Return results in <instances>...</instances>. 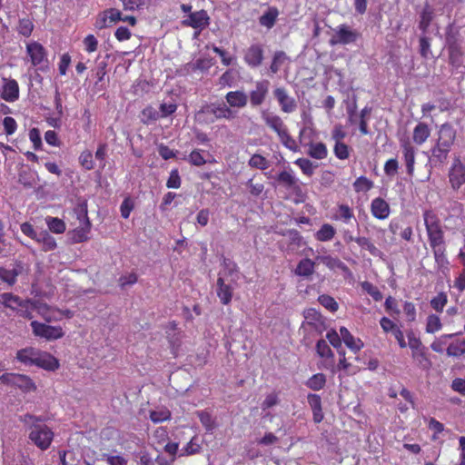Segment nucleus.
<instances>
[{
  "label": "nucleus",
  "mask_w": 465,
  "mask_h": 465,
  "mask_svg": "<svg viewBox=\"0 0 465 465\" xmlns=\"http://www.w3.org/2000/svg\"><path fill=\"white\" fill-rule=\"evenodd\" d=\"M423 220L435 261L438 264L443 265L447 261L445 256L446 244L440 221L432 211H425Z\"/></svg>",
  "instance_id": "f257e3e1"
},
{
  "label": "nucleus",
  "mask_w": 465,
  "mask_h": 465,
  "mask_svg": "<svg viewBox=\"0 0 465 465\" xmlns=\"http://www.w3.org/2000/svg\"><path fill=\"white\" fill-rule=\"evenodd\" d=\"M457 137L456 129L450 124H442L438 131V138L431 148L430 161L435 166L442 165L448 160L449 153Z\"/></svg>",
  "instance_id": "f03ea898"
},
{
  "label": "nucleus",
  "mask_w": 465,
  "mask_h": 465,
  "mask_svg": "<svg viewBox=\"0 0 465 465\" xmlns=\"http://www.w3.org/2000/svg\"><path fill=\"white\" fill-rule=\"evenodd\" d=\"M29 439L40 450H47L54 439V432L46 425L34 423L30 427Z\"/></svg>",
  "instance_id": "7ed1b4c3"
},
{
  "label": "nucleus",
  "mask_w": 465,
  "mask_h": 465,
  "mask_svg": "<svg viewBox=\"0 0 465 465\" xmlns=\"http://www.w3.org/2000/svg\"><path fill=\"white\" fill-rule=\"evenodd\" d=\"M198 115L204 114L207 116V120L213 123L217 119H232L234 118V113L224 104H207L199 110Z\"/></svg>",
  "instance_id": "20e7f679"
},
{
  "label": "nucleus",
  "mask_w": 465,
  "mask_h": 465,
  "mask_svg": "<svg viewBox=\"0 0 465 465\" xmlns=\"http://www.w3.org/2000/svg\"><path fill=\"white\" fill-rule=\"evenodd\" d=\"M33 333L35 336L45 339L46 341H54L62 338L64 332L60 326H52L37 321L31 322Z\"/></svg>",
  "instance_id": "39448f33"
},
{
  "label": "nucleus",
  "mask_w": 465,
  "mask_h": 465,
  "mask_svg": "<svg viewBox=\"0 0 465 465\" xmlns=\"http://www.w3.org/2000/svg\"><path fill=\"white\" fill-rule=\"evenodd\" d=\"M79 226L72 232V240L74 242H83L88 240V233L91 228V223L87 216L86 207H81L77 214Z\"/></svg>",
  "instance_id": "423d86ee"
},
{
  "label": "nucleus",
  "mask_w": 465,
  "mask_h": 465,
  "mask_svg": "<svg viewBox=\"0 0 465 465\" xmlns=\"http://www.w3.org/2000/svg\"><path fill=\"white\" fill-rule=\"evenodd\" d=\"M308 131V128L304 127L300 131L299 134V140L301 144L304 146H309V150L307 153L318 160L324 159L327 156L328 151L327 147L323 143H312L311 139H309V142L305 143V135Z\"/></svg>",
  "instance_id": "0eeeda50"
},
{
  "label": "nucleus",
  "mask_w": 465,
  "mask_h": 465,
  "mask_svg": "<svg viewBox=\"0 0 465 465\" xmlns=\"http://www.w3.org/2000/svg\"><path fill=\"white\" fill-rule=\"evenodd\" d=\"M273 95L278 101L281 109L283 113H292L297 108V103L294 98L291 97L286 89L283 87H277L273 91Z\"/></svg>",
  "instance_id": "6e6552de"
},
{
  "label": "nucleus",
  "mask_w": 465,
  "mask_h": 465,
  "mask_svg": "<svg viewBox=\"0 0 465 465\" xmlns=\"http://www.w3.org/2000/svg\"><path fill=\"white\" fill-rule=\"evenodd\" d=\"M450 183L454 190L465 183V165L456 159L449 173Z\"/></svg>",
  "instance_id": "1a4fd4ad"
},
{
  "label": "nucleus",
  "mask_w": 465,
  "mask_h": 465,
  "mask_svg": "<svg viewBox=\"0 0 465 465\" xmlns=\"http://www.w3.org/2000/svg\"><path fill=\"white\" fill-rule=\"evenodd\" d=\"M210 17L205 10L190 13L188 17L183 21V25L194 29H203L209 25Z\"/></svg>",
  "instance_id": "9d476101"
},
{
  "label": "nucleus",
  "mask_w": 465,
  "mask_h": 465,
  "mask_svg": "<svg viewBox=\"0 0 465 465\" xmlns=\"http://www.w3.org/2000/svg\"><path fill=\"white\" fill-rule=\"evenodd\" d=\"M270 82L268 80H262L256 82L255 88L250 93V102L252 106L261 105L268 94Z\"/></svg>",
  "instance_id": "9b49d317"
},
{
  "label": "nucleus",
  "mask_w": 465,
  "mask_h": 465,
  "mask_svg": "<svg viewBox=\"0 0 465 465\" xmlns=\"http://www.w3.org/2000/svg\"><path fill=\"white\" fill-rule=\"evenodd\" d=\"M276 181L285 189L290 190L296 194H300L302 192L299 180L292 174V172L282 171L276 176Z\"/></svg>",
  "instance_id": "f8f14e48"
},
{
  "label": "nucleus",
  "mask_w": 465,
  "mask_h": 465,
  "mask_svg": "<svg viewBox=\"0 0 465 465\" xmlns=\"http://www.w3.org/2000/svg\"><path fill=\"white\" fill-rule=\"evenodd\" d=\"M122 20V13L116 8H110L104 10L99 15L97 24L100 25V29L112 27L116 25L117 22Z\"/></svg>",
  "instance_id": "ddd939ff"
},
{
  "label": "nucleus",
  "mask_w": 465,
  "mask_h": 465,
  "mask_svg": "<svg viewBox=\"0 0 465 465\" xmlns=\"http://www.w3.org/2000/svg\"><path fill=\"white\" fill-rule=\"evenodd\" d=\"M401 147L403 151L407 173L408 174L412 175L415 163V148L411 145L408 138L401 140Z\"/></svg>",
  "instance_id": "4468645a"
},
{
  "label": "nucleus",
  "mask_w": 465,
  "mask_h": 465,
  "mask_svg": "<svg viewBox=\"0 0 465 465\" xmlns=\"http://www.w3.org/2000/svg\"><path fill=\"white\" fill-rule=\"evenodd\" d=\"M0 303L5 307L18 311L19 308H24L26 304H33V301L29 299L22 300L13 293L5 292L0 295Z\"/></svg>",
  "instance_id": "2eb2a0df"
},
{
  "label": "nucleus",
  "mask_w": 465,
  "mask_h": 465,
  "mask_svg": "<svg viewBox=\"0 0 465 465\" xmlns=\"http://www.w3.org/2000/svg\"><path fill=\"white\" fill-rule=\"evenodd\" d=\"M262 118L265 124L273 130L278 136H280L283 132L287 130V127L284 124L282 119L277 114L263 112L262 114Z\"/></svg>",
  "instance_id": "dca6fc26"
},
{
  "label": "nucleus",
  "mask_w": 465,
  "mask_h": 465,
  "mask_svg": "<svg viewBox=\"0 0 465 465\" xmlns=\"http://www.w3.org/2000/svg\"><path fill=\"white\" fill-rule=\"evenodd\" d=\"M35 366L41 367L47 371H55L59 368L58 361L50 353L37 351V355L35 359Z\"/></svg>",
  "instance_id": "f3484780"
},
{
  "label": "nucleus",
  "mask_w": 465,
  "mask_h": 465,
  "mask_svg": "<svg viewBox=\"0 0 465 465\" xmlns=\"http://www.w3.org/2000/svg\"><path fill=\"white\" fill-rule=\"evenodd\" d=\"M223 274L219 275L217 279V289L216 293L219 297L221 302L224 305H227L231 302L232 297V287L230 283H225V281L223 277Z\"/></svg>",
  "instance_id": "a211bd4d"
},
{
  "label": "nucleus",
  "mask_w": 465,
  "mask_h": 465,
  "mask_svg": "<svg viewBox=\"0 0 465 465\" xmlns=\"http://www.w3.org/2000/svg\"><path fill=\"white\" fill-rule=\"evenodd\" d=\"M359 34L356 31H335L330 38L331 45H348L353 43L358 38Z\"/></svg>",
  "instance_id": "6ab92c4d"
},
{
  "label": "nucleus",
  "mask_w": 465,
  "mask_h": 465,
  "mask_svg": "<svg viewBox=\"0 0 465 465\" xmlns=\"http://www.w3.org/2000/svg\"><path fill=\"white\" fill-rule=\"evenodd\" d=\"M263 59L262 48L258 45H253L248 48L245 53L244 60L252 67L259 66Z\"/></svg>",
  "instance_id": "aec40b11"
},
{
  "label": "nucleus",
  "mask_w": 465,
  "mask_h": 465,
  "mask_svg": "<svg viewBox=\"0 0 465 465\" xmlns=\"http://www.w3.org/2000/svg\"><path fill=\"white\" fill-rule=\"evenodd\" d=\"M26 51L34 65L41 64L45 57V48L37 42L27 44Z\"/></svg>",
  "instance_id": "412c9836"
},
{
  "label": "nucleus",
  "mask_w": 465,
  "mask_h": 465,
  "mask_svg": "<svg viewBox=\"0 0 465 465\" xmlns=\"http://www.w3.org/2000/svg\"><path fill=\"white\" fill-rule=\"evenodd\" d=\"M372 215L380 220L387 218L390 214L389 204L381 198H376L371 202Z\"/></svg>",
  "instance_id": "4be33fe9"
},
{
  "label": "nucleus",
  "mask_w": 465,
  "mask_h": 465,
  "mask_svg": "<svg viewBox=\"0 0 465 465\" xmlns=\"http://www.w3.org/2000/svg\"><path fill=\"white\" fill-rule=\"evenodd\" d=\"M283 236L286 238L287 249L292 252L297 251L303 244L302 237L297 230H288Z\"/></svg>",
  "instance_id": "5701e85b"
},
{
  "label": "nucleus",
  "mask_w": 465,
  "mask_h": 465,
  "mask_svg": "<svg viewBox=\"0 0 465 465\" xmlns=\"http://www.w3.org/2000/svg\"><path fill=\"white\" fill-rule=\"evenodd\" d=\"M315 269V262L309 258L301 260L295 270L294 273L298 276L309 279L313 273Z\"/></svg>",
  "instance_id": "b1692460"
},
{
  "label": "nucleus",
  "mask_w": 465,
  "mask_h": 465,
  "mask_svg": "<svg viewBox=\"0 0 465 465\" xmlns=\"http://www.w3.org/2000/svg\"><path fill=\"white\" fill-rule=\"evenodd\" d=\"M19 96V87L15 80L7 81L3 87L1 97L6 102H15Z\"/></svg>",
  "instance_id": "393cba45"
},
{
  "label": "nucleus",
  "mask_w": 465,
  "mask_h": 465,
  "mask_svg": "<svg viewBox=\"0 0 465 465\" xmlns=\"http://www.w3.org/2000/svg\"><path fill=\"white\" fill-rule=\"evenodd\" d=\"M308 403L312 408L314 422L320 423L323 420L321 397L311 393L308 395Z\"/></svg>",
  "instance_id": "a878e982"
},
{
  "label": "nucleus",
  "mask_w": 465,
  "mask_h": 465,
  "mask_svg": "<svg viewBox=\"0 0 465 465\" xmlns=\"http://www.w3.org/2000/svg\"><path fill=\"white\" fill-rule=\"evenodd\" d=\"M340 333L341 339L353 351H359L363 347V342L360 339L356 340L346 327H341Z\"/></svg>",
  "instance_id": "bb28decb"
},
{
  "label": "nucleus",
  "mask_w": 465,
  "mask_h": 465,
  "mask_svg": "<svg viewBox=\"0 0 465 465\" xmlns=\"http://www.w3.org/2000/svg\"><path fill=\"white\" fill-rule=\"evenodd\" d=\"M35 242L42 244L44 252L54 251L57 247L55 239L46 230L39 231Z\"/></svg>",
  "instance_id": "cd10ccee"
},
{
  "label": "nucleus",
  "mask_w": 465,
  "mask_h": 465,
  "mask_svg": "<svg viewBox=\"0 0 465 465\" xmlns=\"http://www.w3.org/2000/svg\"><path fill=\"white\" fill-rule=\"evenodd\" d=\"M225 99L230 106L238 108L244 107L248 102V96L242 91L229 92L227 93Z\"/></svg>",
  "instance_id": "c85d7f7f"
},
{
  "label": "nucleus",
  "mask_w": 465,
  "mask_h": 465,
  "mask_svg": "<svg viewBox=\"0 0 465 465\" xmlns=\"http://www.w3.org/2000/svg\"><path fill=\"white\" fill-rule=\"evenodd\" d=\"M430 135V130L428 124L425 123H419L413 130L412 139L416 144L420 145L427 141Z\"/></svg>",
  "instance_id": "c756f323"
},
{
  "label": "nucleus",
  "mask_w": 465,
  "mask_h": 465,
  "mask_svg": "<svg viewBox=\"0 0 465 465\" xmlns=\"http://www.w3.org/2000/svg\"><path fill=\"white\" fill-rule=\"evenodd\" d=\"M450 63L460 74H465L462 53L457 46L450 47Z\"/></svg>",
  "instance_id": "7c9ffc66"
},
{
  "label": "nucleus",
  "mask_w": 465,
  "mask_h": 465,
  "mask_svg": "<svg viewBox=\"0 0 465 465\" xmlns=\"http://www.w3.org/2000/svg\"><path fill=\"white\" fill-rule=\"evenodd\" d=\"M14 387L19 388L24 392L34 391L36 390L35 382L26 375L17 374L15 376Z\"/></svg>",
  "instance_id": "2f4dec72"
},
{
  "label": "nucleus",
  "mask_w": 465,
  "mask_h": 465,
  "mask_svg": "<svg viewBox=\"0 0 465 465\" xmlns=\"http://www.w3.org/2000/svg\"><path fill=\"white\" fill-rule=\"evenodd\" d=\"M355 242H357V244L359 246H361L362 249H366L367 251H369V252L374 256V257H379L381 259H383L384 257V253L380 250L378 249L371 242L369 238H366V237H356L355 238Z\"/></svg>",
  "instance_id": "473e14b6"
},
{
  "label": "nucleus",
  "mask_w": 465,
  "mask_h": 465,
  "mask_svg": "<svg viewBox=\"0 0 465 465\" xmlns=\"http://www.w3.org/2000/svg\"><path fill=\"white\" fill-rule=\"evenodd\" d=\"M279 15V11L274 6H270L266 12L260 17L261 25L272 28Z\"/></svg>",
  "instance_id": "72a5a7b5"
},
{
  "label": "nucleus",
  "mask_w": 465,
  "mask_h": 465,
  "mask_svg": "<svg viewBox=\"0 0 465 465\" xmlns=\"http://www.w3.org/2000/svg\"><path fill=\"white\" fill-rule=\"evenodd\" d=\"M37 351L34 348L22 349L17 351L16 359L26 365H34Z\"/></svg>",
  "instance_id": "f704fd0d"
},
{
  "label": "nucleus",
  "mask_w": 465,
  "mask_h": 465,
  "mask_svg": "<svg viewBox=\"0 0 465 465\" xmlns=\"http://www.w3.org/2000/svg\"><path fill=\"white\" fill-rule=\"evenodd\" d=\"M316 261L322 262L328 268L334 270L336 268L346 270L347 266L338 258L331 255H318Z\"/></svg>",
  "instance_id": "c9c22d12"
},
{
  "label": "nucleus",
  "mask_w": 465,
  "mask_h": 465,
  "mask_svg": "<svg viewBox=\"0 0 465 465\" xmlns=\"http://www.w3.org/2000/svg\"><path fill=\"white\" fill-rule=\"evenodd\" d=\"M35 173L29 169H23L19 172L18 182L25 188H32L35 185Z\"/></svg>",
  "instance_id": "e433bc0d"
},
{
  "label": "nucleus",
  "mask_w": 465,
  "mask_h": 465,
  "mask_svg": "<svg viewBox=\"0 0 465 465\" xmlns=\"http://www.w3.org/2000/svg\"><path fill=\"white\" fill-rule=\"evenodd\" d=\"M335 232L336 231L332 225L325 223L316 232V239L321 242H327L334 237Z\"/></svg>",
  "instance_id": "4c0bfd02"
},
{
  "label": "nucleus",
  "mask_w": 465,
  "mask_h": 465,
  "mask_svg": "<svg viewBox=\"0 0 465 465\" xmlns=\"http://www.w3.org/2000/svg\"><path fill=\"white\" fill-rule=\"evenodd\" d=\"M325 383V375L323 373H316L306 381V386L313 391H319L324 387Z\"/></svg>",
  "instance_id": "58836bf2"
},
{
  "label": "nucleus",
  "mask_w": 465,
  "mask_h": 465,
  "mask_svg": "<svg viewBox=\"0 0 465 465\" xmlns=\"http://www.w3.org/2000/svg\"><path fill=\"white\" fill-rule=\"evenodd\" d=\"M45 222L48 229L54 233H63L65 231V223L62 219L46 217Z\"/></svg>",
  "instance_id": "ea45409f"
},
{
  "label": "nucleus",
  "mask_w": 465,
  "mask_h": 465,
  "mask_svg": "<svg viewBox=\"0 0 465 465\" xmlns=\"http://www.w3.org/2000/svg\"><path fill=\"white\" fill-rule=\"evenodd\" d=\"M447 355L450 357H460L465 354V340L450 343L447 350Z\"/></svg>",
  "instance_id": "a19ab883"
},
{
  "label": "nucleus",
  "mask_w": 465,
  "mask_h": 465,
  "mask_svg": "<svg viewBox=\"0 0 465 465\" xmlns=\"http://www.w3.org/2000/svg\"><path fill=\"white\" fill-rule=\"evenodd\" d=\"M248 164L249 166H251L252 168H256V169H259V170H266L269 165H270V163L269 161L263 157L262 155L259 154V153H255L253 154L249 162H248Z\"/></svg>",
  "instance_id": "79ce46f5"
},
{
  "label": "nucleus",
  "mask_w": 465,
  "mask_h": 465,
  "mask_svg": "<svg viewBox=\"0 0 465 465\" xmlns=\"http://www.w3.org/2000/svg\"><path fill=\"white\" fill-rule=\"evenodd\" d=\"M318 302H320L321 305H322L324 308H326L331 312H335L339 309L338 302L334 300L333 297L330 295H320L318 298Z\"/></svg>",
  "instance_id": "37998d69"
},
{
  "label": "nucleus",
  "mask_w": 465,
  "mask_h": 465,
  "mask_svg": "<svg viewBox=\"0 0 465 465\" xmlns=\"http://www.w3.org/2000/svg\"><path fill=\"white\" fill-rule=\"evenodd\" d=\"M294 163L298 165L302 173L308 176H312L313 174L314 168L317 167V165H313L312 162L307 158H299L294 162Z\"/></svg>",
  "instance_id": "c03bdc74"
},
{
  "label": "nucleus",
  "mask_w": 465,
  "mask_h": 465,
  "mask_svg": "<svg viewBox=\"0 0 465 465\" xmlns=\"http://www.w3.org/2000/svg\"><path fill=\"white\" fill-rule=\"evenodd\" d=\"M282 143L292 152H298L299 146L296 141L289 134L288 129L278 136Z\"/></svg>",
  "instance_id": "a18cd8bd"
},
{
  "label": "nucleus",
  "mask_w": 465,
  "mask_h": 465,
  "mask_svg": "<svg viewBox=\"0 0 465 465\" xmlns=\"http://www.w3.org/2000/svg\"><path fill=\"white\" fill-rule=\"evenodd\" d=\"M441 322L439 316L430 314L427 318L426 331L429 333H434L441 329Z\"/></svg>",
  "instance_id": "49530a36"
},
{
  "label": "nucleus",
  "mask_w": 465,
  "mask_h": 465,
  "mask_svg": "<svg viewBox=\"0 0 465 465\" xmlns=\"http://www.w3.org/2000/svg\"><path fill=\"white\" fill-rule=\"evenodd\" d=\"M316 351L322 358L332 359L334 354L324 340H320L316 344Z\"/></svg>",
  "instance_id": "de8ad7c7"
},
{
  "label": "nucleus",
  "mask_w": 465,
  "mask_h": 465,
  "mask_svg": "<svg viewBox=\"0 0 465 465\" xmlns=\"http://www.w3.org/2000/svg\"><path fill=\"white\" fill-rule=\"evenodd\" d=\"M432 17L433 10L429 5H426L420 15V29H427V27L430 25V21L432 20Z\"/></svg>",
  "instance_id": "09e8293b"
},
{
  "label": "nucleus",
  "mask_w": 465,
  "mask_h": 465,
  "mask_svg": "<svg viewBox=\"0 0 465 465\" xmlns=\"http://www.w3.org/2000/svg\"><path fill=\"white\" fill-rule=\"evenodd\" d=\"M170 417H171V412L169 411V410H167L165 408L160 409L157 411H152L150 412V419L154 423L167 420L170 419Z\"/></svg>",
  "instance_id": "8fccbe9b"
},
{
  "label": "nucleus",
  "mask_w": 465,
  "mask_h": 465,
  "mask_svg": "<svg viewBox=\"0 0 465 465\" xmlns=\"http://www.w3.org/2000/svg\"><path fill=\"white\" fill-rule=\"evenodd\" d=\"M361 288L368 293L370 294L375 301H381L382 299V294L381 292L379 291V289L374 286L371 282H361Z\"/></svg>",
  "instance_id": "3c124183"
},
{
  "label": "nucleus",
  "mask_w": 465,
  "mask_h": 465,
  "mask_svg": "<svg viewBox=\"0 0 465 465\" xmlns=\"http://www.w3.org/2000/svg\"><path fill=\"white\" fill-rule=\"evenodd\" d=\"M286 59V54L283 52H276L273 56L272 64L270 66L272 73L276 74L280 70V68L282 67Z\"/></svg>",
  "instance_id": "603ef678"
},
{
  "label": "nucleus",
  "mask_w": 465,
  "mask_h": 465,
  "mask_svg": "<svg viewBox=\"0 0 465 465\" xmlns=\"http://www.w3.org/2000/svg\"><path fill=\"white\" fill-rule=\"evenodd\" d=\"M447 301V295L444 292H440L430 301V305L436 312H441Z\"/></svg>",
  "instance_id": "864d4df0"
},
{
  "label": "nucleus",
  "mask_w": 465,
  "mask_h": 465,
  "mask_svg": "<svg viewBox=\"0 0 465 465\" xmlns=\"http://www.w3.org/2000/svg\"><path fill=\"white\" fill-rule=\"evenodd\" d=\"M356 192H366L372 187V182L364 176L359 177L353 183Z\"/></svg>",
  "instance_id": "5fc2aeb1"
},
{
  "label": "nucleus",
  "mask_w": 465,
  "mask_h": 465,
  "mask_svg": "<svg viewBox=\"0 0 465 465\" xmlns=\"http://www.w3.org/2000/svg\"><path fill=\"white\" fill-rule=\"evenodd\" d=\"M125 10H139L142 9L149 0H121Z\"/></svg>",
  "instance_id": "6e6d98bb"
},
{
  "label": "nucleus",
  "mask_w": 465,
  "mask_h": 465,
  "mask_svg": "<svg viewBox=\"0 0 465 465\" xmlns=\"http://www.w3.org/2000/svg\"><path fill=\"white\" fill-rule=\"evenodd\" d=\"M334 153L337 158L345 160L349 157V147L341 142H336L334 146Z\"/></svg>",
  "instance_id": "4d7b16f0"
},
{
  "label": "nucleus",
  "mask_w": 465,
  "mask_h": 465,
  "mask_svg": "<svg viewBox=\"0 0 465 465\" xmlns=\"http://www.w3.org/2000/svg\"><path fill=\"white\" fill-rule=\"evenodd\" d=\"M81 165L86 170H92L94 168L93 154L89 151H84L79 157Z\"/></svg>",
  "instance_id": "13d9d810"
},
{
  "label": "nucleus",
  "mask_w": 465,
  "mask_h": 465,
  "mask_svg": "<svg viewBox=\"0 0 465 465\" xmlns=\"http://www.w3.org/2000/svg\"><path fill=\"white\" fill-rule=\"evenodd\" d=\"M197 414L200 419V421L207 430H212L214 428V422L212 419L211 414H209L206 411H199Z\"/></svg>",
  "instance_id": "bf43d9fd"
},
{
  "label": "nucleus",
  "mask_w": 465,
  "mask_h": 465,
  "mask_svg": "<svg viewBox=\"0 0 465 465\" xmlns=\"http://www.w3.org/2000/svg\"><path fill=\"white\" fill-rule=\"evenodd\" d=\"M143 116L145 118V122L149 121H156L161 116L160 112H158L156 109H154L152 106H147L144 108L142 112Z\"/></svg>",
  "instance_id": "052dcab7"
},
{
  "label": "nucleus",
  "mask_w": 465,
  "mask_h": 465,
  "mask_svg": "<svg viewBox=\"0 0 465 465\" xmlns=\"http://www.w3.org/2000/svg\"><path fill=\"white\" fill-rule=\"evenodd\" d=\"M3 125L7 135L13 134L17 127L15 120L11 116H6L4 118Z\"/></svg>",
  "instance_id": "680f3d73"
},
{
  "label": "nucleus",
  "mask_w": 465,
  "mask_h": 465,
  "mask_svg": "<svg viewBox=\"0 0 465 465\" xmlns=\"http://www.w3.org/2000/svg\"><path fill=\"white\" fill-rule=\"evenodd\" d=\"M166 186L168 188H179L181 186V178L177 170L171 172Z\"/></svg>",
  "instance_id": "e2e57ef3"
},
{
  "label": "nucleus",
  "mask_w": 465,
  "mask_h": 465,
  "mask_svg": "<svg viewBox=\"0 0 465 465\" xmlns=\"http://www.w3.org/2000/svg\"><path fill=\"white\" fill-rule=\"evenodd\" d=\"M339 218L342 219L345 223L349 222L353 217L351 209L346 204H341L338 208Z\"/></svg>",
  "instance_id": "0e129e2a"
},
{
  "label": "nucleus",
  "mask_w": 465,
  "mask_h": 465,
  "mask_svg": "<svg viewBox=\"0 0 465 465\" xmlns=\"http://www.w3.org/2000/svg\"><path fill=\"white\" fill-rule=\"evenodd\" d=\"M399 164L396 159H390L385 163L384 172L389 176H394L398 172Z\"/></svg>",
  "instance_id": "69168bd1"
},
{
  "label": "nucleus",
  "mask_w": 465,
  "mask_h": 465,
  "mask_svg": "<svg viewBox=\"0 0 465 465\" xmlns=\"http://www.w3.org/2000/svg\"><path fill=\"white\" fill-rule=\"evenodd\" d=\"M177 109V105L174 103H163L160 105V114L162 117H167L173 114Z\"/></svg>",
  "instance_id": "338daca9"
},
{
  "label": "nucleus",
  "mask_w": 465,
  "mask_h": 465,
  "mask_svg": "<svg viewBox=\"0 0 465 465\" xmlns=\"http://www.w3.org/2000/svg\"><path fill=\"white\" fill-rule=\"evenodd\" d=\"M104 458L109 465H127V460L122 456L104 454Z\"/></svg>",
  "instance_id": "774afa93"
}]
</instances>
